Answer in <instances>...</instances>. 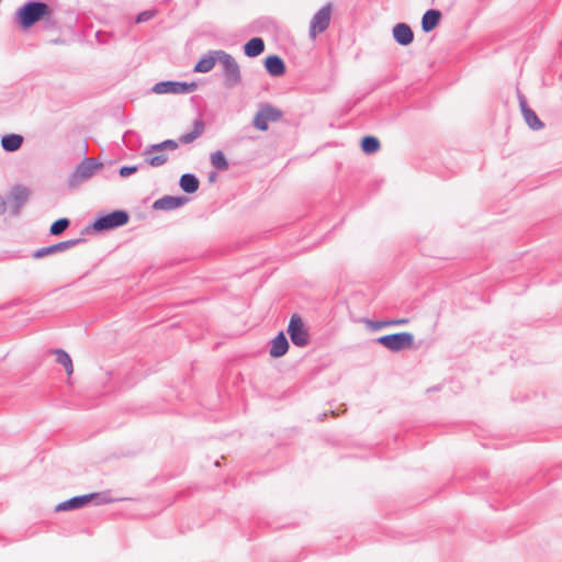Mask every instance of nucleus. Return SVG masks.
I'll list each match as a JSON object with an SVG mask.
<instances>
[{"mask_svg":"<svg viewBox=\"0 0 562 562\" xmlns=\"http://www.w3.org/2000/svg\"><path fill=\"white\" fill-rule=\"evenodd\" d=\"M48 4L41 0H29L14 13V23L23 31L30 30L47 15Z\"/></svg>","mask_w":562,"mask_h":562,"instance_id":"nucleus-1","label":"nucleus"},{"mask_svg":"<svg viewBox=\"0 0 562 562\" xmlns=\"http://www.w3.org/2000/svg\"><path fill=\"white\" fill-rule=\"evenodd\" d=\"M102 167L103 164L97 158L85 157L67 177V188L69 190L78 189L83 182L91 179Z\"/></svg>","mask_w":562,"mask_h":562,"instance_id":"nucleus-2","label":"nucleus"},{"mask_svg":"<svg viewBox=\"0 0 562 562\" xmlns=\"http://www.w3.org/2000/svg\"><path fill=\"white\" fill-rule=\"evenodd\" d=\"M130 221V214L125 210H114L110 213L98 216L94 222L86 226L83 233H102L112 231L126 225Z\"/></svg>","mask_w":562,"mask_h":562,"instance_id":"nucleus-3","label":"nucleus"},{"mask_svg":"<svg viewBox=\"0 0 562 562\" xmlns=\"http://www.w3.org/2000/svg\"><path fill=\"white\" fill-rule=\"evenodd\" d=\"M31 190L24 184H13L7 195L8 209L10 217H19L22 213L23 206L31 198Z\"/></svg>","mask_w":562,"mask_h":562,"instance_id":"nucleus-4","label":"nucleus"},{"mask_svg":"<svg viewBox=\"0 0 562 562\" xmlns=\"http://www.w3.org/2000/svg\"><path fill=\"white\" fill-rule=\"evenodd\" d=\"M214 55L217 56L218 61L224 68V86L227 88H234L239 85L241 81V74L236 59L224 50H214Z\"/></svg>","mask_w":562,"mask_h":562,"instance_id":"nucleus-5","label":"nucleus"},{"mask_svg":"<svg viewBox=\"0 0 562 562\" xmlns=\"http://www.w3.org/2000/svg\"><path fill=\"white\" fill-rule=\"evenodd\" d=\"M379 344L392 352L407 350L414 345V335L408 331L389 334L374 339Z\"/></svg>","mask_w":562,"mask_h":562,"instance_id":"nucleus-6","label":"nucleus"},{"mask_svg":"<svg viewBox=\"0 0 562 562\" xmlns=\"http://www.w3.org/2000/svg\"><path fill=\"white\" fill-rule=\"evenodd\" d=\"M282 115L283 113L280 109L271 105L270 103H261L252 120V125L257 130L266 132L269 127V123L278 122L281 120Z\"/></svg>","mask_w":562,"mask_h":562,"instance_id":"nucleus-7","label":"nucleus"},{"mask_svg":"<svg viewBox=\"0 0 562 562\" xmlns=\"http://www.w3.org/2000/svg\"><path fill=\"white\" fill-rule=\"evenodd\" d=\"M198 88L195 82H187V81H173V80H165L159 81L154 85L151 91L157 94H186L193 92Z\"/></svg>","mask_w":562,"mask_h":562,"instance_id":"nucleus-8","label":"nucleus"},{"mask_svg":"<svg viewBox=\"0 0 562 562\" xmlns=\"http://www.w3.org/2000/svg\"><path fill=\"white\" fill-rule=\"evenodd\" d=\"M286 331L294 346L305 347L308 345V333L300 315L291 316Z\"/></svg>","mask_w":562,"mask_h":562,"instance_id":"nucleus-9","label":"nucleus"},{"mask_svg":"<svg viewBox=\"0 0 562 562\" xmlns=\"http://www.w3.org/2000/svg\"><path fill=\"white\" fill-rule=\"evenodd\" d=\"M86 239L85 238H75V239H68V240H64V241H59V243H56V244H53V245H49V246H46V247H42V248H38L36 249L33 254H32V257L34 259H42L46 256H49V255H54V254H57V252H63V251H66L79 244H82L85 243Z\"/></svg>","mask_w":562,"mask_h":562,"instance_id":"nucleus-10","label":"nucleus"},{"mask_svg":"<svg viewBox=\"0 0 562 562\" xmlns=\"http://www.w3.org/2000/svg\"><path fill=\"white\" fill-rule=\"evenodd\" d=\"M330 10L331 7L329 3H327L314 14L310 25L311 37H315L317 34L327 30L330 22Z\"/></svg>","mask_w":562,"mask_h":562,"instance_id":"nucleus-11","label":"nucleus"},{"mask_svg":"<svg viewBox=\"0 0 562 562\" xmlns=\"http://www.w3.org/2000/svg\"><path fill=\"white\" fill-rule=\"evenodd\" d=\"M518 101H519V108L521 111V114L524 116L525 122L532 131H539L541 130L544 124L543 122L538 117L536 112L529 108L527 100L524 94L520 92L518 93Z\"/></svg>","mask_w":562,"mask_h":562,"instance_id":"nucleus-12","label":"nucleus"},{"mask_svg":"<svg viewBox=\"0 0 562 562\" xmlns=\"http://www.w3.org/2000/svg\"><path fill=\"white\" fill-rule=\"evenodd\" d=\"M189 200L186 195H164L153 203V209L157 211H171L183 206Z\"/></svg>","mask_w":562,"mask_h":562,"instance_id":"nucleus-13","label":"nucleus"},{"mask_svg":"<svg viewBox=\"0 0 562 562\" xmlns=\"http://www.w3.org/2000/svg\"><path fill=\"white\" fill-rule=\"evenodd\" d=\"M392 35L401 46H408L414 41V32L407 23H397L393 26Z\"/></svg>","mask_w":562,"mask_h":562,"instance_id":"nucleus-14","label":"nucleus"},{"mask_svg":"<svg viewBox=\"0 0 562 562\" xmlns=\"http://www.w3.org/2000/svg\"><path fill=\"white\" fill-rule=\"evenodd\" d=\"M267 72L272 77L283 76L286 71L283 59L278 55H269L263 61Z\"/></svg>","mask_w":562,"mask_h":562,"instance_id":"nucleus-15","label":"nucleus"},{"mask_svg":"<svg viewBox=\"0 0 562 562\" xmlns=\"http://www.w3.org/2000/svg\"><path fill=\"white\" fill-rule=\"evenodd\" d=\"M289 347L290 345L284 333L280 331L273 339H271L269 353L272 358H280L288 352Z\"/></svg>","mask_w":562,"mask_h":562,"instance_id":"nucleus-16","label":"nucleus"},{"mask_svg":"<svg viewBox=\"0 0 562 562\" xmlns=\"http://www.w3.org/2000/svg\"><path fill=\"white\" fill-rule=\"evenodd\" d=\"M441 12L437 9L427 10L422 18V30L429 33L435 30L441 20Z\"/></svg>","mask_w":562,"mask_h":562,"instance_id":"nucleus-17","label":"nucleus"},{"mask_svg":"<svg viewBox=\"0 0 562 562\" xmlns=\"http://www.w3.org/2000/svg\"><path fill=\"white\" fill-rule=\"evenodd\" d=\"M24 138L20 134L10 133L1 137V147L7 153H14L23 145Z\"/></svg>","mask_w":562,"mask_h":562,"instance_id":"nucleus-18","label":"nucleus"},{"mask_svg":"<svg viewBox=\"0 0 562 562\" xmlns=\"http://www.w3.org/2000/svg\"><path fill=\"white\" fill-rule=\"evenodd\" d=\"M88 496L85 495H77L69 499H66L61 503H59L56 507V512H67V510H74L79 509L88 505Z\"/></svg>","mask_w":562,"mask_h":562,"instance_id":"nucleus-19","label":"nucleus"},{"mask_svg":"<svg viewBox=\"0 0 562 562\" xmlns=\"http://www.w3.org/2000/svg\"><path fill=\"white\" fill-rule=\"evenodd\" d=\"M205 130V123L202 119H196L193 122V128L191 132L186 133L180 136L179 144H190L193 140H195L198 137H200Z\"/></svg>","mask_w":562,"mask_h":562,"instance_id":"nucleus-20","label":"nucleus"},{"mask_svg":"<svg viewBox=\"0 0 562 562\" xmlns=\"http://www.w3.org/2000/svg\"><path fill=\"white\" fill-rule=\"evenodd\" d=\"M244 54L247 57L254 58L259 56L265 50V42L261 37H252L244 45Z\"/></svg>","mask_w":562,"mask_h":562,"instance_id":"nucleus-21","label":"nucleus"},{"mask_svg":"<svg viewBox=\"0 0 562 562\" xmlns=\"http://www.w3.org/2000/svg\"><path fill=\"white\" fill-rule=\"evenodd\" d=\"M179 187L186 193H194L200 187V181L194 173H183L179 180Z\"/></svg>","mask_w":562,"mask_h":562,"instance_id":"nucleus-22","label":"nucleus"},{"mask_svg":"<svg viewBox=\"0 0 562 562\" xmlns=\"http://www.w3.org/2000/svg\"><path fill=\"white\" fill-rule=\"evenodd\" d=\"M218 60L217 56L214 55V50L210 52L207 55H204L200 58V60L195 64L193 71L205 74L213 69V67Z\"/></svg>","mask_w":562,"mask_h":562,"instance_id":"nucleus-23","label":"nucleus"},{"mask_svg":"<svg viewBox=\"0 0 562 562\" xmlns=\"http://www.w3.org/2000/svg\"><path fill=\"white\" fill-rule=\"evenodd\" d=\"M179 147V142L175 139H166L157 144L147 146L143 153L144 156H148L153 153H160L164 150H176Z\"/></svg>","mask_w":562,"mask_h":562,"instance_id":"nucleus-24","label":"nucleus"},{"mask_svg":"<svg viewBox=\"0 0 562 562\" xmlns=\"http://www.w3.org/2000/svg\"><path fill=\"white\" fill-rule=\"evenodd\" d=\"M360 146L364 154L371 155L380 149L381 144L378 137L366 135L361 138Z\"/></svg>","mask_w":562,"mask_h":562,"instance_id":"nucleus-25","label":"nucleus"},{"mask_svg":"<svg viewBox=\"0 0 562 562\" xmlns=\"http://www.w3.org/2000/svg\"><path fill=\"white\" fill-rule=\"evenodd\" d=\"M52 352L56 355V362L61 364L65 368L66 373L70 375L74 372V366L70 356L64 349H55L52 350Z\"/></svg>","mask_w":562,"mask_h":562,"instance_id":"nucleus-26","label":"nucleus"},{"mask_svg":"<svg viewBox=\"0 0 562 562\" xmlns=\"http://www.w3.org/2000/svg\"><path fill=\"white\" fill-rule=\"evenodd\" d=\"M408 323L407 318L390 319V321H368V326L372 330H379L386 326L405 325Z\"/></svg>","mask_w":562,"mask_h":562,"instance_id":"nucleus-27","label":"nucleus"},{"mask_svg":"<svg viewBox=\"0 0 562 562\" xmlns=\"http://www.w3.org/2000/svg\"><path fill=\"white\" fill-rule=\"evenodd\" d=\"M211 164L214 168L221 171L227 170L229 167L228 161L222 150H216L211 154Z\"/></svg>","mask_w":562,"mask_h":562,"instance_id":"nucleus-28","label":"nucleus"},{"mask_svg":"<svg viewBox=\"0 0 562 562\" xmlns=\"http://www.w3.org/2000/svg\"><path fill=\"white\" fill-rule=\"evenodd\" d=\"M70 226V220L60 217L56 220L49 227V234L53 236L61 235Z\"/></svg>","mask_w":562,"mask_h":562,"instance_id":"nucleus-29","label":"nucleus"},{"mask_svg":"<svg viewBox=\"0 0 562 562\" xmlns=\"http://www.w3.org/2000/svg\"><path fill=\"white\" fill-rule=\"evenodd\" d=\"M86 495L88 496V504L93 502L95 505H104L112 502L110 492L90 493Z\"/></svg>","mask_w":562,"mask_h":562,"instance_id":"nucleus-30","label":"nucleus"},{"mask_svg":"<svg viewBox=\"0 0 562 562\" xmlns=\"http://www.w3.org/2000/svg\"><path fill=\"white\" fill-rule=\"evenodd\" d=\"M41 22H43L44 27L46 30H58L59 29V22L55 18L54 10L50 8L49 4H48L47 15L44 19H42Z\"/></svg>","mask_w":562,"mask_h":562,"instance_id":"nucleus-31","label":"nucleus"},{"mask_svg":"<svg viewBox=\"0 0 562 562\" xmlns=\"http://www.w3.org/2000/svg\"><path fill=\"white\" fill-rule=\"evenodd\" d=\"M168 161V156L166 154H158L151 157H146L144 159L145 165H149L151 167H160Z\"/></svg>","mask_w":562,"mask_h":562,"instance_id":"nucleus-32","label":"nucleus"},{"mask_svg":"<svg viewBox=\"0 0 562 562\" xmlns=\"http://www.w3.org/2000/svg\"><path fill=\"white\" fill-rule=\"evenodd\" d=\"M156 15V10H145L136 15L135 22L143 23L147 22Z\"/></svg>","mask_w":562,"mask_h":562,"instance_id":"nucleus-33","label":"nucleus"},{"mask_svg":"<svg viewBox=\"0 0 562 562\" xmlns=\"http://www.w3.org/2000/svg\"><path fill=\"white\" fill-rule=\"evenodd\" d=\"M140 166L139 165H134V166H122L120 169H119V175L122 177V178H126L135 172H137L139 170Z\"/></svg>","mask_w":562,"mask_h":562,"instance_id":"nucleus-34","label":"nucleus"},{"mask_svg":"<svg viewBox=\"0 0 562 562\" xmlns=\"http://www.w3.org/2000/svg\"><path fill=\"white\" fill-rule=\"evenodd\" d=\"M111 37H112L111 34H109L106 32L98 31L95 33V38H97L98 43H100V44H108L110 42Z\"/></svg>","mask_w":562,"mask_h":562,"instance_id":"nucleus-35","label":"nucleus"},{"mask_svg":"<svg viewBox=\"0 0 562 562\" xmlns=\"http://www.w3.org/2000/svg\"><path fill=\"white\" fill-rule=\"evenodd\" d=\"M7 211L9 212L7 199L0 194V216L4 215Z\"/></svg>","mask_w":562,"mask_h":562,"instance_id":"nucleus-36","label":"nucleus"},{"mask_svg":"<svg viewBox=\"0 0 562 562\" xmlns=\"http://www.w3.org/2000/svg\"><path fill=\"white\" fill-rule=\"evenodd\" d=\"M216 179V172H211L210 176H209V181L210 182H213L214 180Z\"/></svg>","mask_w":562,"mask_h":562,"instance_id":"nucleus-37","label":"nucleus"}]
</instances>
